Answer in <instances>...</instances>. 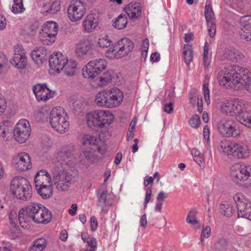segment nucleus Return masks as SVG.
<instances>
[{
    "label": "nucleus",
    "mask_w": 251,
    "mask_h": 251,
    "mask_svg": "<svg viewBox=\"0 0 251 251\" xmlns=\"http://www.w3.org/2000/svg\"><path fill=\"white\" fill-rule=\"evenodd\" d=\"M219 84L226 88L238 90L245 87L251 93V82L248 69L235 66L230 70H222L217 76Z\"/></svg>",
    "instance_id": "f257e3e1"
},
{
    "label": "nucleus",
    "mask_w": 251,
    "mask_h": 251,
    "mask_svg": "<svg viewBox=\"0 0 251 251\" xmlns=\"http://www.w3.org/2000/svg\"><path fill=\"white\" fill-rule=\"evenodd\" d=\"M123 92L118 88H114L98 93L95 97V103L99 106L113 108L118 106L123 101Z\"/></svg>",
    "instance_id": "f03ea898"
},
{
    "label": "nucleus",
    "mask_w": 251,
    "mask_h": 251,
    "mask_svg": "<svg viewBox=\"0 0 251 251\" xmlns=\"http://www.w3.org/2000/svg\"><path fill=\"white\" fill-rule=\"evenodd\" d=\"M114 117L108 110H96L88 113L86 116L88 127L93 129L102 128L109 126Z\"/></svg>",
    "instance_id": "7ed1b4c3"
},
{
    "label": "nucleus",
    "mask_w": 251,
    "mask_h": 251,
    "mask_svg": "<svg viewBox=\"0 0 251 251\" xmlns=\"http://www.w3.org/2000/svg\"><path fill=\"white\" fill-rule=\"evenodd\" d=\"M68 116L61 107H54L50 112V120L51 127L60 133L67 132L69 129Z\"/></svg>",
    "instance_id": "20e7f679"
},
{
    "label": "nucleus",
    "mask_w": 251,
    "mask_h": 251,
    "mask_svg": "<svg viewBox=\"0 0 251 251\" xmlns=\"http://www.w3.org/2000/svg\"><path fill=\"white\" fill-rule=\"evenodd\" d=\"M10 190L13 195L20 200L27 201L32 196V189L28 180L23 177L17 176L12 179Z\"/></svg>",
    "instance_id": "39448f33"
},
{
    "label": "nucleus",
    "mask_w": 251,
    "mask_h": 251,
    "mask_svg": "<svg viewBox=\"0 0 251 251\" xmlns=\"http://www.w3.org/2000/svg\"><path fill=\"white\" fill-rule=\"evenodd\" d=\"M232 179L236 183H251V166L238 163L230 167Z\"/></svg>",
    "instance_id": "423d86ee"
},
{
    "label": "nucleus",
    "mask_w": 251,
    "mask_h": 251,
    "mask_svg": "<svg viewBox=\"0 0 251 251\" xmlns=\"http://www.w3.org/2000/svg\"><path fill=\"white\" fill-rule=\"evenodd\" d=\"M222 147L224 152L228 155L239 159L246 158L250 155L248 146L242 142H226Z\"/></svg>",
    "instance_id": "0eeeda50"
},
{
    "label": "nucleus",
    "mask_w": 251,
    "mask_h": 251,
    "mask_svg": "<svg viewBox=\"0 0 251 251\" xmlns=\"http://www.w3.org/2000/svg\"><path fill=\"white\" fill-rule=\"evenodd\" d=\"M43 205L38 203L33 202L24 208L20 210L18 214V220L20 226L24 228L29 227V219L32 220L35 218L39 210L43 208Z\"/></svg>",
    "instance_id": "6e6552de"
},
{
    "label": "nucleus",
    "mask_w": 251,
    "mask_h": 251,
    "mask_svg": "<svg viewBox=\"0 0 251 251\" xmlns=\"http://www.w3.org/2000/svg\"><path fill=\"white\" fill-rule=\"evenodd\" d=\"M107 63L103 59H98L89 62L82 69L85 77L94 78L106 69Z\"/></svg>",
    "instance_id": "1a4fd4ad"
},
{
    "label": "nucleus",
    "mask_w": 251,
    "mask_h": 251,
    "mask_svg": "<svg viewBox=\"0 0 251 251\" xmlns=\"http://www.w3.org/2000/svg\"><path fill=\"white\" fill-rule=\"evenodd\" d=\"M219 132L224 137H237L240 131L235 121L232 120H222L217 125Z\"/></svg>",
    "instance_id": "9d476101"
},
{
    "label": "nucleus",
    "mask_w": 251,
    "mask_h": 251,
    "mask_svg": "<svg viewBox=\"0 0 251 251\" xmlns=\"http://www.w3.org/2000/svg\"><path fill=\"white\" fill-rule=\"evenodd\" d=\"M233 199L237 205L238 217L251 221V202L241 194L235 195Z\"/></svg>",
    "instance_id": "9b49d317"
},
{
    "label": "nucleus",
    "mask_w": 251,
    "mask_h": 251,
    "mask_svg": "<svg viewBox=\"0 0 251 251\" xmlns=\"http://www.w3.org/2000/svg\"><path fill=\"white\" fill-rule=\"evenodd\" d=\"M67 11L69 20L75 22L82 18L86 12V9L84 3L80 0H72Z\"/></svg>",
    "instance_id": "f8f14e48"
},
{
    "label": "nucleus",
    "mask_w": 251,
    "mask_h": 251,
    "mask_svg": "<svg viewBox=\"0 0 251 251\" xmlns=\"http://www.w3.org/2000/svg\"><path fill=\"white\" fill-rule=\"evenodd\" d=\"M31 128L29 122L21 119L16 124L13 130L15 139L20 143H24L29 137Z\"/></svg>",
    "instance_id": "ddd939ff"
},
{
    "label": "nucleus",
    "mask_w": 251,
    "mask_h": 251,
    "mask_svg": "<svg viewBox=\"0 0 251 251\" xmlns=\"http://www.w3.org/2000/svg\"><path fill=\"white\" fill-rule=\"evenodd\" d=\"M67 62V57L62 52H53L49 58L50 73L53 75L59 74Z\"/></svg>",
    "instance_id": "4468645a"
},
{
    "label": "nucleus",
    "mask_w": 251,
    "mask_h": 251,
    "mask_svg": "<svg viewBox=\"0 0 251 251\" xmlns=\"http://www.w3.org/2000/svg\"><path fill=\"white\" fill-rule=\"evenodd\" d=\"M57 24L52 21H48L44 24L41 33L43 38L41 39L44 45H50L54 42L57 33Z\"/></svg>",
    "instance_id": "2eb2a0df"
},
{
    "label": "nucleus",
    "mask_w": 251,
    "mask_h": 251,
    "mask_svg": "<svg viewBox=\"0 0 251 251\" xmlns=\"http://www.w3.org/2000/svg\"><path fill=\"white\" fill-rule=\"evenodd\" d=\"M53 178L56 188L62 191H67L74 182L73 175L65 171L59 172Z\"/></svg>",
    "instance_id": "dca6fc26"
},
{
    "label": "nucleus",
    "mask_w": 251,
    "mask_h": 251,
    "mask_svg": "<svg viewBox=\"0 0 251 251\" xmlns=\"http://www.w3.org/2000/svg\"><path fill=\"white\" fill-rule=\"evenodd\" d=\"M73 149H64L58 154V161L61 167H74L77 163V161L73 153Z\"/></svg>",
    "instance_id": "f3484780"
},
{
    "label": "nucleus",
    "mask_w": 251,
    "mask_h": 251,
    "mask_svg": "<svg viewBox=\"0 0 251 251\" xmlns=\"http://www.w3.org/2000/svg\"><path fill=\"white\" fill-rule=\"evenodd\" d=\"M13 58L10 62L11 65L19 70L25 69L27 65V57L23 48H15Z\"/></svg>",
    "instance_id": "a211bd4d"
},
{
    "label": "nucleus",
    "mask_w": 251,
    "mask_h": 251,
    "mask_svg": "<svg viewBox=\"0 0 251 251\" xmlns=\"http://www.w3.org/2000/svg\"><path fill=\"white\" fill-rule=\"evenodd\" d=\"M14 167L19 171H27L32 167L29 155L26 152H21L13 158Z\"/></svg>",
    "instance_id": "6ab92c4d"
},
{
    "label": "nucleus",
    "mask_w": 251,
    "mask_h": 251,
    "mask_svg": "<svg viewBox=\"0 0 251 251\" xmlns=\"http://www.w3.org/2000/svg\"><path fill=\"white\" fill-rule=\"evenodd\" d=\"M82 144L83 145H89L96 147L98 151L103 154L105 151V146L103 140H101L97 135L89 134H85L82 137Z\"/></svg>",
    "instance_id": "aec40b11"
},
{
    "label": "nucleus",
    "mask_w": 251,
    "mask_h": 251,
    "mask_svg": "<svg viewBox=\"0 0 251 251\" xmlns=\"http://www.w3.org/2000/svg\"><path fill=\"white\" fill-rule=\"evenodd\" d=\"M32 90L38 101H46L53 97L52 92L45 84H37L33 87Z\"/></svg>",
    "instance_id": "412c9836"
},
{
    "label": "nucleus",
    "mask_w": 251,
    "mask_h": 251,
    "mask_svg": "<svg viewBox=\"0 0 251 251\" xmlns=\"http://www.w3.org/2000/svg\"><path fill=\"white\" fill-rule=\"evenodd\" d=\"M98 156L91 148L84 150L78 156V161L83 165H87L98 160Z\"/></svg>",
    "instance_id": "4be33fe9"
},
{
    "label": "nucleus",
    "mask_w": 251,
    "mask_h": 251,
    "mask_svg": "<svg viewBox=\"0 0 251 251\" xmlns=\"http://www.w3.org/2000/svg\"><path fill=\"white\" fill-rule=\"evenodd\" d=\"M125 11L129 18L134 21L141 17L142 7L138 2H131L126 6Z\"/></svg>",
    "instance_id": "5701e85b"
},
{
    "label": "nucleus",
    "mask_w": 251,
    "mask_h": 251,
    "mask_svg": "<svg viewBox=\"0 0 251 251\" xmlns=\"http://www.w3.org/2000/svg\"><path fill=\"white\" fill-rule=\"evenodd\" d=\"M34 182L35 187L52 185L50 176L45 170H40L37 173L35 177Z\"/></svg>",
    "instance_id": "b1692460"
},
{
    "label": "nucleus",
    "mask_w": 251,
    "mask_h": 251,
    "mask_svg": "<svg viewBox=\"0 0 251 251\" xmlns=\"http://www.w3.org/2000/svg\"><path fill=\"white\" fill-rule=\"evenodd\" d=\"M39 212L35 215L34 219H32V221L38 224H47L49 223L52 219L51 213L44 206L43 208L39 210Z\"/></svg>",
    "instance_id": "393cba45"
},
{
    "label": "nucleus",
    "mask_w": 251,
    "mask_h": 251,
    "mask_svg": "<svg viewBox=\"0 0 251 251\" xmlns=\"http://www.w3.org/2000/svg\"><path fill=\"white\" fill-rule=\"evenodd\" d=\"M127 48H126L127 49ZM108 48L105 52V56L111 59H119L126 55L131 51L130 48Z\"/></svg>",
    "instance_id": "a878e982"
},
{
    "label": "nucleus",
    "mask_w": 251,
    "mask_h": 251,
    "mask_svg": "<svg viewBox=\"0 0 251 251\" xmlns=\"http://www.w3.org/2000/svg\"><path fill=\"white\" fill-rule=\"evenodd\" d=\"M13 123L9 120H3L0 123V136L8 140L13 130Z\"/></svg>",
    "instance_id": "bb28decb"
},
{
    "label": "nucleus",
    "mask_w": 251,
    "mask_h": 251,
    "mask_svg": "<svg viewBox=\"0 0 251 251\" xmlns=\"http://www.w3.org/2000/svg\"><path fill=\"white\" fill-rule=\"evenodd\" d=\"M247 103L244 100L239 99L233 100L232 116H240L247 108Z\"/></svg>",
    "instance_id": "cd10ccee"
},
{
    "label": "nucleus",
    "mask_w": 251,
    "mask_h": 251,
    "mask_svg": "<svg viewBox=\"0 0 251 251\" xmlns=\"http://www.w3.org/2000/svg\"><path fill=\"white\" fill-rule=\"evenodd\" d=\"M47 54L45 48H36L31 53V57L33 61L40 66L42 64Z\"/></svg>",
    "instance_id": "c85d7f7f"
},
{
    "label": "nucleus",
    "mask_w": 251,
    "mask_h": 251,
    "mask_svg": "<svg viewBox=\"0 0 251 251\" xmlns=\"http://www.w3.org/2000/svg\"><path fill=\"white\" fill-rule=\"evenodd\" d=\"M98 25V21L93 15H89L86 17L82 23V26L85 31H92Z\"/></svg>",
    "instance_id": "c756f323"
},
{
    "label": "nucleus",
    "mask_w": 251,
    "mask_h": 251,
    "mask_svg": "<svg viewBox=\"0 0 251 251\" xmlns=\"http://www.w3.org/2000/svg\"><path fill=\"white\" fill-rule=\"evenodd\" d=\"M202 66L205 72H209L211 68L212 51L210 48H203Z\"/></svg>",
    "instance_id": "7c9ffc66"
},
{
    "label": "nucleus",
    "mask_w": 251,
    "mask_h": 251,
    "mask_svg": "<svg viewBox=\"0 0 251 251\" xmlns=\"http://www.w3.org/2000/svg\"><path fill=\"white\" fill-rule=\"evenodd\" d=\"M75 52L76 56L80 58L92 57L97 51L94 48H75Z\"/></svg>",
    "instance_id": "2f4dec72"
},
{
    "label": "nucleus",
    "mask_w": 251,
    "mask_h": 251,
    "mask_svg": "<svg viewBox=\"0 0 251 251\" xmlns=\"http://www.w3.org/2000/svg\"><path fill=\"white\" fill-rule=\"evenodd\" d=\"M64 70L65 74L68 76H73L75 74L77 69V64L76 62L73 59H68L67 62L65 63Z\"/></svg>",
    "instance_id": "473e14b6"
},
{
    "label": "nucleus",
    "mask_w": 251,
    "mask_h": 251,
    "mask_svg": "<svg viewBox=\"0 0 251 251\" xmlns=\"http://www.w3.org/2000/svg\"><path fill=\"white\" fill-rule=\"evenodd\" d=\"M127 24V19L126 14H121L113 22V26L118 29L124 28Z\"/></svg>",
    "instance_id": "72a5a7b5"
},
{
    "label": "nucleus",
    "mask_w": 251,
    "mask_h": 251,
    "mask_svg": "<svg viewBox=\"0 0 251 251\" xmlns=\"http://www.w3.org/2000/svg\"><path fill=\"white\" fill-rule=\"evenodd\" d=\"M47 241L45 238H39L33 243L30 248V251H43L47 247Z\"/></svg>",
    "instance_id": "f704fd0d"
},
{
    "label": "nucleus",
    "mask_w": 251,
    "mask_h": 251,
    "mask_svg": "<svg viewBox=\"0 0 251 251\" xmlns=\"http://www.w3.org/2000/svg\"><path fill=\"white\" fill-rule=\"evenodd\" d=\"M37 193L44 199L50 197L52 194V185L35 187Z\"/></svg>",
    "instance_id": "c9c22d12"
},
{
    "label": "nucleus",
    "mask_w": 251,
    "mask_h": 251,
    "mask_svg": "<svg viewBox=\"0 0 251 251\" xmlns=\"http://www.w3.org/2000/svg\"><path fill=\"white\" fill-rule=\"evenodd\" d=\"M111 42L107 39L102 38L100 39L98 41L91 40L88 42V45L85 47H90V46H99V47H110L111 46Z\"/></svg>",
    "instance_id": "e433bc0d"
},
{
    "label": "nucleus",
    "mask_w": 251,
    "mask_h": 251,
    "mask_svg": "<svg viewBox=\"0 0 251 251\" xmlns=\"http://www.w3.org/2000/svg\"><path fill=\"white\" fill-rule=\"evenodd\" d=\"M112 80V76L109 72H106L97 79V83L99 86L104 87L110 83Z\"/></svg>",
    "instance_id": "4c0bfd02"
},
{
    "label": "nucleus",
    "mask_w": 251,
    "mask_h": 251,
    "mask_svg": "<svg viewBox=\"0 0 251 251\" xmlns=\"http://www.w3.org/2000/svg\"><path fill=\"white\" fill-rule=\"evenodd\" d=\"M108 195V193L107 190H103L98 197L97 205L101 208V211H104L106 206L109 205L107 200Z\"/></svg>",
    "instance_id": "58836bf2"
},
{
    "label": "nucleus",
    "mask_w": 251,
    "mask_h": 251,
    "mask_svg": "<svg viewBox=\"0 0 251 251\" xmlns=\"http://www.w3.org/2000/svg\"><path fill=\"white\" fill-rule=\"evenodd\" d=\"M238 120L242 125L251 128V111H244V112L238 117Z\"/></svg>",
    "instance_id": "ea45409f"
},
{
    "label": "nucleus",
    "mask_w": 251,
    "mask_h": 251,
    "mask_svg": "<svg viewBox=\"0 0 251 251\" xmlns=\"http://www.w3.org/2000/svg\"><path fill=\"white\" fill-rule=\"evenodd\" d=\"M13 4L12 7V11L14 14H21L25 10L23 4V0H13Z\"/></svg>",
    "instance_id": "a19ab883"
},
{
    "label": "nucleus",
    "mask_w": 251,
    "mask_h": 251,
    "mask_svg": "<svg viewBox=\"0 0 251 251\" xmlns=\"http://www.w3.org/2000/svg\"><path fill=\"white\" fill-rule=\"evenodd\" d=\"M204 15L207 23L213 22V19L214 18L215 15L211 4H206Z\"/></svg>",
    "instance_id": "79ce46f5"
},
{
    "label": "nucleus",
    "mask_w": 251,
    "mask_h": 251,
    "mask_svg": "<svg viewBox=\"0 0 251 251\" xmlns=\"http://www.w3.org/2000/svg\"><path fill=\"white\" fill-rule=\"evenodd\" d=\"M192 154L195 161L200 166H203L204 164V158L202 154L196 149H193Z\"/></svg>",
    "instance_id": "37998d69"
},
{
    "label": "nucleus",
    "mask_w": 251,
    "mask_h": 251,
    "mask_svg": "<svg viewBox=\"0 0 251 251\" xmlns=\"http://www.w3.org/2000/svg\"><path fill=\"white\" fill-rule=\"evenodd\" d=\"M221 109L222 112H224L226 114H229L230 116H232L233 100L230 101L226 100L223 102Z\"/></svg>",
    "instance_id": "c03bdc74"
},
{
    "label": "nucleus",
    "mask_w": 251,
    "mask_h": 251,
    "mask_svg": "<svg viewBox=\"0 0 251 251\" xmlns=\"http://www.w3.org/2000/svg\"><path fill=\"white\" fill-rule=\"evenodd\" d=\"M8 60L6 56L0 51V73H1L8 69Z\"/></svg>",
    "instance_id": "a18cd8bd"
},
{
    "label": "nucleus",
    "mask_w": 251,
    "mask_h": 251,
    "mask_svg": "<svg viewBox=\"0 0 251 251\" xmlns=\"http://www.w3.org/2000/svg\"><path fill=\"white\" fill-rule=\"evenodd\" d=\"M228 60H230L233 62H237L242 60L244 55L243 53L237 50L236 48L234 49V52L230 55H228Z\"/></svg>",
    "instance_id": "49530a36"
},
{
    "label": "nucleus",
    "mask_w": 251,
    "mask_h": 251,
    "mask_svg": "<svg viewBox=\"0 0 251 251\" xmlns=\"http://www.w3.org/2000/svg\"><path fill=\"white\" fill-rule=\"evenodd\" d=\"M197 211L194 209L191 210L187 215L186 221L188 223L195 225L198 224V222L196 220V216Z\"/></svg>",
    "instance_id": "de8ad7c7"
},
{
    "label": "nucleus",
    "mask_w": 251,
    "mask_h": 251,
    "mask_svg": "<svg viewBox=\"0 0 251 251\" xmlns=\"http://www.w3.org/2000/svg\"><path fill=\"white\" fill-rule=\"evenodd\" d=\"M232 210V206L228 203H225L221 205V212L227 217L231 215Z\"/></svg>",
    "instance_id": "09e8293b"
},
{
    "label": "nucleus",
    "mask_w": 251,
    "mask_h": 251,
    "mask_svg": "<svg viewBox=\"0 0 251 251\" xmlns=\"http://www.w3.org/2000/svg\"><path fill=\"white\" fill-rule=\"evenodd\" d=\"M185 50L183 51L184 59L185 63L189 65L192 61L193 57V51L192 48H185Z\"/></svg>",
    "instance_id": "8fccbe9b"
},
{
    "label": "nucleus",
    "mask_w": 251,
    "mask_h": 251,
    "mask_svg": "<svg viewBox=\"0 0 251 251\" xmlns=\"http://www.w3.org/2000/svg\"><path fill=\"white\" fill-rule=\"evenodd\" d=\"M117 46L119 47H133L134 44L130 39L125 37L118 41Z\"/></svg>",
    "instance_id": "3c124183"
},
{
    "label": "nucleus",
    "mask_w": 251,
    "mask_h": 251,
    "mask_svg": "<svg viewBox=\"0 0 251 251\" xmlns=\"http://www.w3.org/2000/svg\"><path fill=\"white\" fill-rule=\"evenodd\" d=\"M49 6L50 8L51 14H54L58 12L60 9V1L58 0H53L49 2Z\"/></svg>",
    "instance_id": "603ef678"
},
{
    "label": "nucleus",
    "mask_w": 251,
    "mask_h": 251,
    "mask_svg": "<svg viewBox=\"0 0 251 251\" xmlns=\"http://www.w3.org/2000/svg\"><path fill=\"white\" fill-rule=\"evenodd\" d=\"M201 123L200 116L197 114L194 115L190 119L189 124L193 128H198Z\"/></svg>",
    "instance_id": "864d4df0"
},
{
    "label": "nucleus",
    "mask_w": 251,
    "mask_h": 251,
    "mask_svg": "<svg viewBox=\"0 0 251 251\" xmlns=\"http://www.w3.org/2000/svg\"><path fill=\"white\" fill-rule=\"evenodd\" d=\"M202 90L203 92L204 97L205 101L207 104H209L210 102V97H209V90L208 88V83L204 82L202 85Z\"/></svg>",
    "instance_id": "5fc2aeb1"
},
{
    "label": "nucleus",
    "mask_w": 251,
    "mask_h": 251,
    "mask_svg": "<svg viewBox=\"0 0 251 251\" xmlns=\"http://www.w3.org/2000/svg\"><path fill=\"white\" fill-rule=\"evenodd\" d=\"M240 23L244 27L249 26L251 24V16H245L241 17Z\"/></svg>",
    "instance_id": "6e6d98bb"
},
{
    "label": "nucleus",
    "mask_w": 251,
    "mask_h": 251,
    "mask_svg": "<svg viewBox=\"0 0 251 251\" xmlns=\"http://www.w3.org/2000/svg\"><path fill=\"white\" fill-rule=\"evenodd\" d=\"M208 27V32L210 37H213L216 33V25L213 22L210 23H207Z\"/></svg>",
    "instance_id": "4d7b16f0"
},
{
    "label": "nucleus",
    "mask_w": 251,
    "mask_h": 251,
    "mask_svg": "<svg viewBox=\"0 0 251 251\" xmlns=\"http://www.w3.org/2000/svg\"><path fill=\"white\" fill-rule=\"evenodd\" d=\"M198 97L197 90L195 89H192L189 94V101L192 105H194L195 104L196 99Z\"/></svg>",
    "instance_id": "13d9d810"
},
{
    "label": "nucleus",
    "mask_w": 251,
    "mask_h": 251,
    "mask_svg": "<svg viewBox=\"0 0 251 251\" xmlns=\"http://www.w3.org/2000/svg\"><path fill=\"white\" fill-rule=\"evenodd\" d=\"M210 232L211 229L210 227L208 226H206L202 229L201 237L202 244H203L204 238H208L210 236Z\"/></svg>",
    "instance_id": "bf43d9fd"
},
{
    "label": "nucleus",
    "mask_w": 251,
    "mask_h": 251,
    "mask_svg": "<svg viewBox=\"0 0 251 251\" xmlns=\"http://www.w3.org/2000/svg\"><path fill=\"white\" fill-rule=\"evenodd\" d=\"M234 49L235 48H224V50H223V55L221 57L222 60L227 59H228V55H230L234 52Z\"/></svg>",
    "instance_id": "052dcab7"
},
{
    "label": "nucleus",
    "mask_w": 251,
    "mask_h": 251,
    "mask_svg": "<svg viewBox=\"0 0 251 251\" xmlns=\"http://www.w3.org/2000/svg\"><path fill=\"white\" fill-rule=\"evenodd\" d=\"M151 193L152 191L151 188H148L146 193V197L144 201V208H147V204L151 200Z\"/></svg>",
    "instance_id": "680f3d73"
},
{
    "label": "nucleus",
    "mask_w": 251,
    "mask_h": 251,
    "mask_svg": "<svg viewBox=\"0 0 251 251\" xmlns=\"http://www.w3.org/2000/svg\"><path fill=\"white\" fill-rule=\"evenodd\" d=\"M87 242L89 247H91V249L89 250V251H95L97 248V241L94 238H89Z\"/></svg>",
    "instance_id": "e2e57ef3"
},
{
    "label": "nucleus",
    "mask_w": 251,
    "mask_h": 251,
    "mask_svg": "<svg viewBox=\"0 0 251 251\" xmlns=\"http://www.w3.org/2000/svg\"><path fill=\"white\" fill-rule=\"evenodd\" d=\"M226 249L225 242H218L215 244V249L216 251H224Z\"/></svg>",
    "instance_id": "0e129e2a"
},
{
    "label": "nucleus",
    "mask_w": 251,
    "mask_h": 251,
    "mask_svg": "<svg viewBox=\"0 0 251 251\" xmlns=\"http://www.w3.org/2000/svg\"><path fill=\"white\" fill-rule=\"evenodd\" d=\"M6 106V101L4 98L0 94V114L4 111Z\"/></svg>",
    "instance_id": "69168bd1"
},
{
    "label": "nucleus",
    "mask_w": 251,
    "mask_h": 251,
    "mask_svg": "<svg viewBox=\"0 0 251 251\" xmlns=\"http://www.w3.org/2000/svg\"><path fill=\"white\" fill-rule=\"evenodd\" d=\"M90 225L91 230L93 231H95L98 227V222L96 217L95 216H93L91 218Z\"/></svg>",
    "instance_id": "338daca9"
},
{
    "label": "nucleus",
    "mask_w": 251,
    "mask_h": 251,
    "mask_svg": "<svg viewBox=\"0 0 251 251\" xmlns=\"http://www.w3.org/2000/svg\"><path fill=\"white\" fill-rule=\"evenodd\" d=\"M241 38L247 41H251V33L248 31H243L240 33Z\"/></svg>",
    "instance_id": "774afa93"
}]
</instances>
